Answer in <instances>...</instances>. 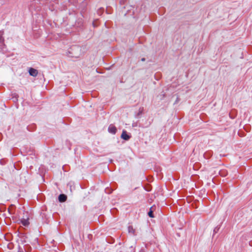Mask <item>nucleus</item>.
Here are the masks:
<instances>
[{"instance_id": "f257e3e1", "label": "nucleus", "mask_w": 252, "mask_h": 252, "mask_svg": "<svg viewBox=\"0 0 252 252\" xmlns=\"http://www.w3.org/2000/svg\"><path fill=\"white\" fill-rule=\"evenodd\" d=\"M68 56L69 57L79 58L83 54L81 48L78 45H73L68 51Z\"/></svg>"}, {"instance_id": "f03ea898", "label": "nucleus", "mask_w": 252, "mask_h": 252, "mask_svg": "<svg viewBox=\"0 0 252 252\" xmlns=\"http://www.w3.org/2000/svg\"><path fill=\"white\" fill-rule=\"evenodd\" d=\"M29 72L30 75L33 77L36 76L38 74L37 70L33 68H30L29 70Z\"/></svg>"}, {"instance_id": "7ed1b4c3", "label": "nucleus", "mask_w": 252, "mask_h": 252, "mask_svg": "<svg viewBox=\"0 0 252 252\" xmlns=\"http://www.w3.org/2000/svg\"><path fill=\"white\" fill-rule=\"evenodd\" d=\"M121 138L125 140H128L130 138V136L128 135L127 134V132L126 130H124L122 132V133L121 134Z\"/></svg>"}, {"instance_id": "20e7f679", "label": "nucleus", "mask_w": 252, "mask_h": 252, "mask_svg": "<svg viewBox=\"0 0 252 252\" xmlns=\"http://www.w3.org/2000/svg\"><path fill=\"white\" fill-rule=\"evenodd\" d=\"M108 131L112 134H115L117 131V128L114 126L110 125L108 127Z\"/></svg>"}, {"instance_id": "39448f33", "label": "nucleus", "mask_w": 252, "mask_h": 252, "mask_svg": "<svg viewBox=\"0 0 252 252\" xmlns=\"http://www.w3.org/2000/svg\"><path fill=\"white\" fill-rule=\"evenodd\" d=\"M58 199L60 202H63L66 201L67 196L65 194H61L59 195Z\"/></svg>"}, {"instance_id": "423d86ee", "label": "nucleus", "mask_w": 252, "mask_h": 252, "mask_svg": "<svg viewBox=\"0 0 252 252\" xmlns=\"http://www.w3.org/2000/svg\"><path fill=\"white\" fill-rule=\"evenodd\" d=\"M21 221L22 224L25 226H28L29 224L28 218L27 219H22Z\"/></svg>"}, {"instance_id": "0eeeda50", "label": "nucleus", "mask_w": 252, "mask_h": 252, "mask_svg": "<svg viewBox=\"0 0 252 252\" xmlns=\"http://www.w3.org/2000/svg\"><path fill=\"white\" fill-rule=\"evenodd\" d=\"M128 231L129 233H131L135 235V229L133 228L132 226L129 225L128 226Z\"/></svg>"}, {"instance_id": "6e6552de", "label": "nucleus", "mask_w": 252, "mask_h": 252, "mask_svg": "<svg viewBox=\"0 0 252 252\" xmlns=\"http://www.w3.org/2000/svg\"><path fill=\"white\" fill-rule=\"evenodd\" d=\"M27 238L25 236H22L20 238V240H19L22 244H24V243H27L26 239Z\"/></svg>"}, {"instance_id": "1a4fd4ad", "label": "nucleus", "mask_w": 252, "mask_h": 252, "mask_svg": "<svg viewBox=\"0 0 252 252\" xmlns=\"http://www.w3.org/2000/svg\"><path fill=\"white\" fill-rule=\"evenodd\" d=\"M24 249L26 252H30L31 250V248L28 244H25L24 246Z\"/></svg>"}, {"instance_id": "9d476101", "label": "nucleus", "mask_w": 252, "mask_h": 252, "mask_svg": "<svg viewBox=\"0 0 252 252\" xmlns=\"http://www.w3.org/2000/svg\"><path fill=\"white\" fill-rule=\"evenodd\" d=\"M143 111H144V108L143 107H140L139 109V110H138V113L137 114V116L138 117L140 115H141L143 113Z\"/></svg>"}, {"instance_id": "9b49d317", "label": "nucleus", "mask_w": 252, "mask_h": 252, "mask_svg": "<svg viewBox=\"0 0 252 252\" xmlns=\"http://www.w3.org/2000/svg\"><path fill=\"white\" fill-rule=\"evenodd\" d=\"M3 33L4 32L3 31H0V42H3L4 41V39L2 37Z\"/></svg>"}, {"instance_id": "f8f14e48", "label": "nucleus", "mask_w": 252, "mask_h": 252, "mask_svg": "<svg viewBox=\"0 0 252 252\" xmlns=\"http://www.w3.org/2000/svg\"><path fill=\"white\" fill-rule=\"evenodd\" d=\"M152 207L151 208V209H152ZM148 216L150 218H154V214H153V212L152 211V210H150V211L148 212Z\"/></svg>"}, {"instance_id": "ddd939ff", "label": "nucleus", "mask_w": 252, "mask_h": 252, "mask_svg": "<svg viewBox=\"0 0 252 252\" xmlns=\"http://www.w3.org/2000/svg\"><path fill=\"white\" fill-rule=\"evenodd\" d=\"M102 11H103V9L101 8H100L98 11H97V13L99 15H101L102 13Z\"/></svg>"}, {"instance_id": "4468645a", "label": "nucleus", "mask_w": 252, "mask_h": 252, "mask_svg": "<svg viewBox=\"0 0 252 252\" xmlns=\"http://www.w3.org/2000/svg\"><path fill=\"white\" fill-rule=\"evenodd\" d=\"M219 230V228H217V227H216L214 230V231L215 232V233H217L218 232V231Z\"/></svg>"}, {"instance_id": "2eb2a0df", "label": "nucleus", "mask_w": 252, "mask_h": 252, "mask_svg": "<svg viewBox=\"0 0 252 252\" xmlns=\"http://www.w3.org/2000/svg\"><path fill=\"white\" fill-rule=\"evenodd\" d=\"M145 61V59L144 58H143L141 59V61L144 62Z\"/></svg>"}, {"instance_id": "dca6fc26", "label": "nucleus", "mask_w": 252, "mask_h": 252, "mask_svg": "<svg viewBox=\"0 0 252 252\" xmlns=\"http://www.w3.org/2000/svg\"><path fill=\"white\" fill-rule=\"evenodd\" d=\"M93 25H94V27L95 26H94V23H93Z\"/></svg>"}]
</instances>
